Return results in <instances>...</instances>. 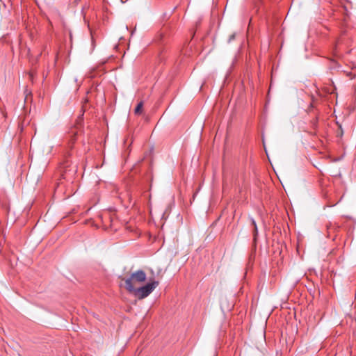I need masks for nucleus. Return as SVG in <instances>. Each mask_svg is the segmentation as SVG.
Wrapping results in <instances>:
<instances>
[{
  "mask_svg": "<svg viewBox=\"0 0 356 356\" xmlns=\"http://www.w3.org/2000/svg\"><path fill=\"white\" fill-rule=\"evenodd\" d=\"M234 37H235L234 34L230 36L229 41H230L231 40H233V39L234 38Z\"/></svg>",
  "mask_w": 356,
  "mask_h": 356,
  "instance_id": "nucleus-6",
  "label": "nucleus"
},
{
  "mask_svg": "<svg viewBox=\"0 0 356 356\" xmlns=\"http://www.w3.org/2000/svg\"><path fill=\"white\" fill-rule=\"evenodd\" d=\"M251 223L254 227V238L255 239L256 236L257 235V233H258L257 226L255 220L253 218H251Z\"/></svg>",
  "mask_w": 356,
  "mask_h": 356,
  "instance_id": "nucleus-5",
  "label": "nucleus"
},
{
  "mask_svg": "<svg viewBox=\"0 0 356 356\" xmlns=\"http://www.w3.org/2000/svg\"><path fill=\"white\" fill-rule=\"evenodd\" d=\"M60 170L63 179L71 180L76 172V165H72L70 161L67 160L61 164Z\"/></svg>",
  "mask_w": 356,
  "mask_h": 356,
  "instance_id": "nucleus-3",
  "label": "nucleus"
},
{
  "mask_svg": "<svg viewBox=\"0 0 356 356\" xmlns=\"http://www.w3.org/2000/svg\"><path fill=\"white\" fill-rule=\"evenodd\" d=\"M159 285L158 281H154L149 283H147L143 286L139 288H134V291H128L130 293H132L137 298L143 299L147 297Z\"/></svg>",
  "mask_w": 356,
  "mask_h": 356,
  "instance_id": "nucleus-2",
  "label": "nucleus"
},
{
  "mask_svg": "<svg viewBox=\"0 0 356 356\" xmlns=\"http://www.w3.org/2000/svg\"><path fill=\"white\" fill-rule=\"evenodd\" d=\"M143 107V102H139L137 104V106L134 110L135 114H136V115L140 114L142 113Z\"/></svg>",
  "mask_w": 356,
  "mask_h": 356,
  "instance_id": "nucleus-4",
  "label": "nucleus"
},
{
  "mask_svg": "<svg viewBox=\"0 0 356 356\" xmlns=\"http://www.w3.org/2000/svg\"><path fill=\"white\" fill-rule=\"evenodd\" d=\"M146 273L143 270H138L133 273L129 277L122 279L125 282V288L127 291H134L136 283L140 284L146 280Z\"/></svg>",
  "mask_w": 356,
  "mask_h": 356,
  "instance_id": "nucleus-1",
  "label": "nucleus"
}]
</instances>
